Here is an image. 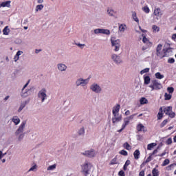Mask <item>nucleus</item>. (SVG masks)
Wrapping results in <instances>:
<instances>
[{"mask_svg":"<svg viewBox=\"0 0 176 176\" xmlns=\"http://www.w3.org/2000/svg\"><path fill=\"white\" fill-rule=\"evenodd\" d=\"M173 54L171 48H164L163 57H170Z\"/></svg>","mask_w":176,"mask_h":176,"instance_id":"nucleus-18","label":"nucleus"},{"mask_svg":"<svg viewBox=\"0 0 176 176\" xmlns=\"http://www.w3.org/2000/svg\"><path fill=\"white\" fill-rule=\"evenodd\" d=\"M30 103V100H26L24 101H22L20 104V106L17 110V112L19 113H20L21 112H22L23 109H24L25 108V107H27V105H28V104Z\"/></svg>","mask_w":176,"mask_h":176,"instance_id":"nucleus-13","label":"nucleus"},{"mask_svg":"<svg viewBox=\"0 0 176 176\" xmlns=\"http://www.w3.org/2000/svg\"><path fill=\"white\" fill-rule=\"evenodd\" d=\"M126 28H127V26H126L125 24H121L119 25L118 30L120 32H124Z\"/></svg>","mask_w":176,"mask_h":176,"instance_id":"nucleus-25","label":"nucleus"},{"mask_svg":"<svg viewBox=\"0 0 176 176\" xmlns=\"http://www.w3.org/2000/svg\"><path fill=\"white\" fill-rule=\"evenodd\" d=\"M27 123L25 121L22 122L18 129L15 131V135H19L23 133H24V129H25V124Z\"/></svg>","mask_w":176,"mask_h":176,"instance_id":"nucleus-12","label":"nucleus"},{"mask_svg":"<svg viewBox=\"0 0 176 176\" xmlns=\"http://www.w3.org/2000/svg\"><path fill=\"white\" fill-rule=\"evenodd\" d=\"M153 14L155 16V19H157V20H159L160 19H162V16H163V12H162V10H160V8H155L154 10Z\"/></svg>","mask_w":176,"mask_h":176,"instance_id":"nucleus-14","label":"nucleus"},{"mask_svg":"<svg viewBox=\"0 0 176 176\" xmlns=\"http://www.w3.org/2000/svg\"><path fill=\"white\" fill-rule=\"evenodd\" d=\"M175 166H176V164H172L170 166H168L167 167L168 171H170V170H173V167H175Z\"/></svg>","mask_w":176,"mask_h":176,"instance_id":"nucleus-45","label":"nucleus"},{"mask_svg":"<svg viewBox=\"0 0 176 176\" xmlns=\"http://www.w3.org/2000/svg\"><path fill=\"white\" fill-rule=\"evenodd\" d=\"M89 78L83 79L82 78H78L76 81V86L77 87H79V86H81L82 87H85V86L87 85V83H89Z\"/></svg>","mask_w":176,"mask_h":176,"instance_id":"nucleus-7","label":"nucleus"},{"mask_svg":"<svg viewBox=\"0 0 176 176\" xmlns=\"http://www.w3.org/2000/svg\"><path fill=\"white\" fill-rule=\"evenodd\" d=\"M140 102L141 105H144V104H148V99H146V98L142 97L140 98Z\"/></svg>","mask_w":176,"mask_h":176,"instance_id":"nucleus-31","label":"nucleus"},{"mask_svg":"<svg viewBox=\"0 0 176 176\" xmlns=\"http://www.w3.org/2000/svg\"><path fill=\"white\" fill-rule=\"evenodd\" d=\"M36 170H38V166L35 164L28 170V173H30V171H36Z\"/></svg>","mask_w":176,"mask_h":176,"instance_id":"nucleus-39","label":"nucleus"},{"mask_svg":"<svg viewBox=\"0 0 176 176\" xmlns=\"http://www.w3.org/2000/svg\"><path fill=\"white\" fill-rule=\"evenodd\" d=\"M111 43L114 52H119L120 50V39H116L115 37H112L111 38Z\"/></svg>","mask_w":176,"mask_h":176,"instance_id":"nucleus-4","label":"nucleus"},{"mask_svg":"<svg viewBox=\"0 0 176 176\" xmlns=\"http://www.w3.org/2000/svg\"><path fill=\"white\" fill-rule=\"evenodd\" d=\"M164 112L166 115L169 116V118H175V113L173 111V107L171 106L164 108Z\"/></svg>","mask_w":176,"mask_h":176,"instance_id":"nucleus-8","label":"nucleus"},{"mask_svg":"<svg viewBox=\"0 0 176 176\" xmlns=\"http://www.w3.org/2000/svg\"><path fill=\"white\" fill-rule=\"evenodd\" d=\"M136 116H137V113H134V114H132V115L128 116L127 118L129 119H130L131 120H133V119H134V117Z\"/></svg>","mask_w":176,"mask_h":176,"instance_id":"nucleus-55","label":"nucleus"},{"mask_svg":"<svg viewBox=\"0 0 176 176\" xmlns=\"http://www.w3.org/2000/svg\"><path fill=\"white\" fill-rule=\"evenodd\" d=\"M76 46L80 47V49H83L86 45L85 44H80V43H76Z\"/></svg>","mask_w":176,"mask_h":176,"instance_id":"nucleus-52","label":"nucleus"},{"mask_svg":"<svg viewBox=\"0 0 176 176\" xmlns=\"http://www.w3.org/2000/svg\"><path fill=\"white\" fill-rule=\"evenodd\" d=\"M43 8H45V6L43 4L37 5L35 8L36 13H38V12H42V10H43Z\"/></svg>","mask_w":176,"mask_h":176,"instance_id":"nucleus-23","label":"nucleus"},{"mask_svg":"<svg viewBox=\"0 0 176 176\" xmlns=\"http://www.w3.org/2000/svg\"><path fill=\"white\" fill-rule=\"evenodd\" d=\"M152 30L153 32H159L160 31V28H159L157 25H153L152 26Z\"/></svg>","mask_w":176,"mask_h":176,"instance_id":"nucleus-34","label":"nucleus"},{"mask_svg":"<svg viewBox=\"0 0 176 176\" xmlns=\"http://www.w3.org/2000/svg\"><path fill=\"white\" fill-rule=\"evenodd\" d=\"M19 60H20V57L17 56L16 55H15L14 56V63H17V61H19Z\"/></svg>","mask_w":176,"mask_h":176,"instance_id":"nucleus-57","label":"nucleus"},{"mask_svg":"<svg viewBox=\"0 0 176 176\" xmlns=\"http://www.w3.org/2000/svg\"><path fill=\"white\" fill-rule=\"evenodd\" d=\"M164 52V48H163V45L162 44H159L156 49V55L160 58H163V53Z\"/></svg>","mask_w":176,"mask_h":176,"instance_id":"nucleus-11","label":"nucleus"},{"mask_svg":"<svg viewBox=\"0 0 176 176\" xmlns=\"http://www.w3.org/2000/svg\"><path fill=\"white\" fill-rule=\"evenodd\" d=\"M151 69H149L148 67H146L144 69H142L141 72H140V75H144V74H148V72H149Z\"/></svg>","mask_w":176,"mask_h":176,"instance_id":"nucleus-41","label":"nucleus"},{"mask_svg":"<svg viewBox=\"0 0 176 176\" xmlns=\"http://www.w3.org/2000/svg\"><path fill=\"white\" fill-rule=\"evenodd\" d=\"M10 33V29H9V26H6L3 30V35H9Z\"/></svg>","mask_w":176,"mask_h":176,"instance_id":"nucleus-28","label":"nucleus"},{"mask_svg":"<svg viewBox=\"0 0 176 176\" xmlns=\"http://www.w3.org/2000/svg\"><path fill=\"white\" fill-rule=\"evenodd\" d=\"M81 172L85 176H98V173L96 170H93V166L90 162H85L81 166Z\"/></svg>","mask_w":176,"mask_h":176,"instance_id":"nucleus-1","label":"nucleus"},{"mask_svg":"<svg viewBox=\"0 0 176 176\" xmlns=\"http://www.w3.org/2000/svg\"><path fill=\"white\" fill-rule=\"evenodd\" d=\"M153 176H159V170L156 168H153L152 170Z\"/></svg>","mask_w":176,"mask_h":176,"instance_id":"nucleus-42","label":"nucleus"},{"mask_svg":"<svg viewBox=\"0 0 176 176\" xmlns=\"http://www.w3.org/2000/svg\"><path fill=\"white\" fill-rule=\"evenodd\" d=\"M167 164H170V160L166 159L164 161L162 166H167Z\"/></svg>","mask_w":176,"mask_h":176,"instance_id":"nucleus-47","label":"nucleus"},{"mask_svg":"<svg viewBox=\"0 0 176 176\" xmlns=\"http://www.w3.org/2000/svg\"><path fill=\"white\" fill-rule=\"evenodd\" d=\"M137 130L138 131H143L144 133L146 131V129H145V126L142 124H139L137 126Z\"/></svg>","mask_w":176,"mask_h":176,"instance_id":"nucleus-24","label":"nucleus"},{"mask_svg":"<svg viewBox=\"0 0 176 176\" xmlns=\"http://www.w3.org/2000/svg\"><path fill=\"white\" fill-rule=\"evenodd\" d=\"M130 163H131L130 160H126L125 162V166H130Z\"/></svg>","mask_w":176,"mask_h":176,"instance_id":"nucleus-62","label":"nucleus"},{"mask_svg":"<svg viewBox=\"0 0 176 176\" xmlns=\"http://www.w3.org/2000/svg\"><path fill=\"white\" fill-rule=\"evenodd\" d=\"M12 1H6L0 3V8H10Z\"/></svg>","mask_w":176,"mask_h":176,"instance_id":"nucleus-20","label":"nucleus"},{"mask_svg":"<svg viewBox=\"0 0 176 176\" xmlns=\"http://www.w3.org/2000/svg\"><path fill=\"white\" fill-rule=\"evenodd\" d=\"M155 78L156 79H163V78H164V76L162 75L160 72H157L155 74Z\"/></svg>","mask_w":176,"mask_h":176,"instance_id":"nucleus-40","label":"nucleus"},{"mask_svg":"<svg viewBox=\"0 0 176 176\" xmlns=\"http://www.w3.org/2000/svg\"><path fill=\"white\" fill-rule=\"evenodd\" d=\"M167 91H168V93H170V94L174 93V87H168L167 88Z\"/></svg>","mask_w":176,"mask_h":176,"instance_id":"nucleus-44","label":"nucleus"},{"mask_svg":"<svg viewBox=\"0 0 176 176\" xmlns=\"http://www.w3.org/2000/svg\"><path fill=\"white\" fill-rule=\"evenodd\" d=\"M56 167H57V165L53 164L47 167V171H53V170H56Z\"/></svg>","mask_w":176,"mask_h":176,"instance_id":"nucleus-36","label":"nucleus"},{"mask_svg":"<svg viewBox=\"0 0 176 176\" xmlns=\"http://www.w3.org/2000/svg\"><path fill=\"white\" fill-rule=\"evenodd\" d=\"M111 60H113V63H115V64L117 65H120V64L123 63V60H122V58H120V56L116 54L111 55Z\"/></svg>","mask_w":176,"mask_h":176,"instance_id":"nucleus-9","label":"nucleus"},{"mask_svg":"<svg viewBox=\"0 0 176 176\" xmlns=\"http://www.w3.org/2000/svg\"><path fill=\"white\" fill-rule=\"evenodd\" d=\"M151 160H152V155H151L146 159V163H149V162H151Z\"/></svg>","mask_w":176,"mask_h":176,"instance_id":"nucleus-58","label":"nucleus"},{"mask_svg":"<svg viewBox=\"0 0 176 176\" xmlns=\"http://www.w3.org/2000/svg\"><path fill=\"white\" fill-rule=\"evenodd\" d=\"M171 94H167V93H165V94H164V98H165V100H171Z\"/></svg>","mask_w":176,"mask_h":176,"instance_id":"nucleus-43","label":"nucleus"},{"mask_svg":"<svg viewBox=\"0 0 176 176\" xmlns=\"http://www.w3.org/2000/svg\"><path fill=\"white\" fill-rule=\"evenodd\" d=\"M163 107H161L160 109V112L157 114V119L158 120H160V119H162V118H163Z\"/></svg>","mask_w":176,"mask_h":176,"instance_id":"nucleus-32","label":"nucleus"},{"mask_svg":"<svg viewBox=\"0 0 176 176\" xmlns=\"http://www.w3.org/2000/svg\"><path fill=\"white\" fill-rule=\"evenodd\" d=\"M118 162V160L116 159V158H113L111 161V162H110V164H117V162Z\"/></svg>","mask_w":176,"mask_h":176,"instance_id":"nucleus-51","label":"nucleus"},{"mask_svg":"<svg viewBox=\"0 0 176 176\" xmlns=\"http://www.w3.org/2000/svg\"><path fill=\"white\" fill-rule=\"evenodd\" d=\"M82 155H84V156H87L88 157H94L96 155H97V153H96L94 150H89L82 153Z\"/></svg>","mask_w":176,"mask_h":176,"instance_id":"nucleus-15","label":"nucleus"},{"mask_svg":"<svg viewBox=\"0 0 176 176\" xmlns=\"http://www.w3.org/2000/svg\"><path fill=\"white\" fill-rule=\"evenodd\" d=\"M85 127H81L78 131V134L79 135H85Z\"/></svg>","mask_w":176,"mask_h":176,"instance_id":"nucleus-33","label":"nucleus"},{"mask_svg":"<svg viewBox=\"0 0 176 176\" xmlns=\"http://www.w3.org/2000/svg\"><path fill=\"white\" fill-rule=\"evenodd\" d=\"M132 19L135 21L136 23H140V19L137 16V12H132Z\"/></svg>","mask_w":176,"mask_h":176,"instance_id":"nucleus-26","label":"nucleus"},{"mask_svg":"<svg viewBox=\"0 0 176 176\" xmlns=\"http://www.w3.org/2000/svg\"><path fill=\"white\" fill-rule=\"evenodd\" d=\"M37 97L41 102H45L49 96H47V89L46 88L41 89L37 94Z\"/></svg>","mask_w":176,"mask_h":176,"instance_id":"nucleus-3","label":"nucleus"},{"mask_svg":"<svg viewBox=\"0 0 176 176\" xmlns=\"http://www.w3.org/2000/svg\"><path fill=\"white\" fill-rule=\"evenodd\" d=\"M23 53H24L23 51L19 50L15 56H17L18 57H20V56H21V54H23Z\"/></svg>","mask_w":176,"mask_h":176,"instance_id":"nucleus-56","label":"nucleus"},{"mask_svg":"<svg viewBox=\"0 0 176 176\" xmlns=\"http://www.w3.org/2000/svg\"><path fill=\"white\" fill-rule=\"evenodd\" d=\"M140 155H141L140 150H135L133 153L134 159L138 160L140 159Z\"/></svg>","mask_w":176,"mask_h":176,"instance_id":"nucleus-27","label":"nucleus"},{"mask_svg":"<svg viewBox=\"0 0 176 176\" xmlns=\"http://www.w3.org/2000/svg\"><path fill=\"white\" fill-rule=\"evenodd\" d=\"M118 175H119L120 176H124V175H125L124 171L120 170V171L119 172Z\"/></svg>","mask_w":176,"mask_h":176,"instance_id":"nucleus-59","label":"nucleus"},{"mask_svg":"<svg viewBox=\"0 0 176 176\" xmlns=\"http://www.w3.org/2000/svg\"><path fill=\"white\" fill-rule=\"evenodd\" d=\"M90 90L96 94H100L101 91H102V88L100 86V85L94 82L90 86Z\"/></svg>","mask_w":176,"mask_h":176,"instance_id":"nucleus-6","label":"nucleus"},{"mask_svg":"<svg viewBox=\"0 0 176 176\" xmlns=\"http://www.w3.org/2000/svg\"><path fill=\"white\" fill-rule=\"evenodd\" d=\"M123 147L126 149L127 151H130L131 149V146H130V144H129L128 142H125L123 144Z\"/></svg>","mask_w":176,"mask_h":176,"instance_id":"nucleus-37","label":"nucleus"},{"mask_svg":"<svg viewBox=\"0 0 176 176\" xmlns=\"http://www.w3.org/2000/svg\"><path fill=\"white\" fill-rule=\"evenodd\" d=\"M31 93H32L31 89H22L21 96L23 97V98H26V97H28V96H31Z\"/></svg>","mask_w":176,"mask_h":176,"instance_id":"nucleus-16","label":"nucleus"},{"mask_svg":"<svg viewBox=\"0 0 176 176\" xmlns=\"http://www.w3.org/2000/svg\"><path fill=\"white\" fill-rule=\"evenodd\" d=\"M150 89H151V91L153 90H160V89L163 88V86L157 80H153L151 81V84L148 86Z\"/></svg>","mask_w":176,"mask_h":176,"instance_id":"nucleus-5","label":"nucleus"},{"mask_svg":"<svg viewBox=\"0 0 176 176\" xmlns=\"http://www.w3.org/2000/svg\"><path fill=\"white\" fill-rule=\"evenodd\" d=\"M168 63L169 64H174V63H175V60H174V58H169L168 60Z\"/></svg>","mask_w":176,"mask_h":176,"instance_id":"nucleus-54","label":"nucleus"},{"mask_svg":"<svg viewBox=\"0 0 176 176\" xmlns=\"http://www.w3.org/2000/svg\"><path fill=\"white\" fill-rule=\"evenodd\" d=\"M94 32L96 34H101V29L100 28L95 29L94 30Z\"/></svg>","mask_w":176,"mask_h":176,"instance_id":"nucleus-48","label":"nucleus"},{"mask_svg":"<svg viewBox=\"0 0 176 176\" xmlns=\"http://www.w3.org/2000/svg\"><path fill=\"white\" fill-rule=\"evenodd\" d=\"M23 138H24V133H20L18 137L19 141H21V140H23Z\"/></svg>","mask_w":176,"mask_h":176,"instance_id":"nucleus-53","label":"nucleus"},{"mask_svg":"<svg viewBox=\"0 0 176 176\" xmlns=\"http://www.w3.org/2000/svg\"><path fill=\"white\" fill-rule=\"evenodd\" d=\"M156 153H157V149L154 150L153 152L150 155L151 156H153V155H156Z\"/></svg>","mask_w":176,"mask_h":176,"instance_id":"nucleus-61","label":"nucleus"},{"mask_svg":"<svg viewBox=\"0 0 176 176\" xmlns=\"http://www.w3.org/2000/svg\"><path fill=\"white\" fill-rule=\"evenodd\" d=\"M168 120H164L160 124V127H163L164 126H166V124H167L168 123Z\"/></svg>","mask_w":176,"mask_h":176,"instance_id":"nucleus-50","label":"nucleus"},{"mask_svg":"<svg viewBox=\"0 0 176 176\" xmlns=\"http://www.w3.org/2000/svg\"><path fill=\"white\" fill-rule=\"evenodd\" d=\"M115 13H116V12H115L113 9L109 8H107V14H108V16H109V17H115Z\"/></svg>","mask_w":176,"mask_h":176,"instance_id":"nucleus-21","label":"nucleus"},{"mask_svg":"<svg viewBox=\"0 0 176 176\" xmlns=\"http://www.w3.org/2000/svg\"><path fill=\"white\" fill-rule=\"evenodd\" d=\"M156 145H157L156 143L148 144V146H147L148 151H151V149H153V147L156 146Z\"/></svg>","mask_w":176,"mask_h":176,"instance_id":"nucleus-35","label":"nucleus"},{"mask_svg":"<svg viewBox=\"0 0 176 176\" xmlns=\"http://www.w3.org/2000/svg\"><path fill=\"white\" fill-rule=\"evenodd\" d=\"M100 34H104V35H111V31L108 29H101Z\"/></svg>","mask_w":176,"mask_h":176,"instance_id":"nucleus-30","label":"nucleus"},{"mask_svg":"<svg viewBox=\"0 0 176 176\" xmlns=\"http://www.w3.org/2000/svg\"><path fill=\"white\" fill-rule=\"evenodd\" d=\"M56 69L59 72H67L68 69V66L63 63H59L56 65Z\"/></svg>","mask_w":176,"mask_h":176,"instance_id":"nucleus-10","label":"nucleus"},{"mask_svg":"<svg viewBox=\"0 0 176 176\" xmlns=\"http://www.w3.org/2000/svg\"><path fill=\"white\" fill-rule=\"evenodd\" d=\"M12 122L15 124V126H17L20 124V118L19 116H14L11 119Z\"/></svg>","mask_w":176,"mask_h":176,"instance_id":"nucleus-22","label":"nucleus"},{"mask_svg":"<svg viewBox=\"0 0 176 176\" xmlns=\"http://www.w3.org/2000/svg\"><path fill=\"white\" fill-rule=\"evenodd\" d=\"M142 10H143L144 13H149V12H151V10L149 9V7H148V6L142 7Z\"/></svg>","mask_w":176,"mask_h":176,"instance_id":"nucleus-38","label":"nucleus"},{"mask_svg":"<svg viewBox=\"0 0 176 176\" xmlns=\"http://www.w3.org/2000/svg\"><path fill=\"white\" fill-rule=\"evenodd\" d=\"M130 119L129 118V117L124 118V123L122 125V128L121 129L118 131V133H122V131H123V130H124V129H126V126L129 125V124L130 123Z\"/></svg>","mask_w":176,"mask_h":176,"instance_id":"nucleus-17","label":"nucleus"},{"mask_svg":"<svg viewBox=\"0 0 176 176\" xmlns=\"http://www.w3.org/2000/svg\"><path fill=\"white\" fill-rule=\"evenodd\" d=\"M172 143H173V139H171V138H168V140H166L167 145H171Z\"/></svg>","mask_w":176,"mask_h":176,"instance_id":"nucleus-49","label":"nucleus"},{"mask_svg":"<svg viewBox=\"0 0 176 176\" xmlns=\"http://www.w3.org/2000/svg\"><path fill=\"white\" fill-rule=\"evenodd\" d=\"M172 39H173V41L176 42V34H174L172 35Z\"/></svg>","mask_w":176,"mask_h":176,"instance_id":"nucleus-60","label":"nucleus"},{"mask_svg":"<svg viewBox=\"0 0 176 176\" xmlns=\"http://www.w3.org/2000/svg\"><path fill=\"white\" fill-rule=\"evenodd\" d=\"M120 155H122L123 156H127L128 153L127 151L125 150H122L121 151L119 152Z\"/></svg>","mask_w":176,"mask_h":176,"instance_id":"nucleus-46","label":"nucleus"},{"mask_svg":"<svg viewBox=\"0 0 176 176\" xmlns=\"http://www.w3.org/2000/svg\"><path fill=\"white\" fill-rule=\"evenodd\" d=\"M140 176H144L145 175V172H144V170H142L140 173Z\"/></svg>","mask_w":176,"mask_h":176,"instance_id":"nucleus-63","label":"nucleus"},{"mask_svg":"<svg viewBox=\"0 0 176 176\" xmlns=\"http://www.w3.org/2000/svg\"><path fill=\"white\" fill-rule=\"evenodd\" d=\"M144 85H149L151 83V77L149 76H146L144 77Z\"/></svg>","mask_w":176,"mask_h":176,"instance_id":"nucleus-29","label":"nucleus"},{"mask_svg":"<svg viewBox=\"0 0 176 176\" xmlns=\"http://www.w3.org/2000/svg\"><path fill=\"white\" fill-rule=\"evenodd\" d=\"M125 116H129L130 115V111L129 110H127L125 113H124Z\"/></svg>","mask_w":176,"mask_h":176,"instance_id":"nucleus-64","label":"nucleus"},{"mask_svg":"<svg viewBox=\"0 0 176 176\" xmlns=\"http://www.w3.org/2000/svg\"><path fill=\"white\" fill-rule=\"evenodd\" d=\"M142 42L144 43L146 45H147L148 47H151V46H152V43H151V41H149V39L146 38V36L145 35V34H142Z\"/></svg>","mask_w":176,"mask_h":176,"instance_id":"nucleus-19","label":"nucleus"},{"mask_svg":"<svg viewBox=\"0 0 176 176\" xmlns=\"http://www.w3.org/2000/svg\"><path fill=\"white\" fill-rule=\"evenodd\" d=\"M119 111H120V104H116L112 109V123L114 125L118 124L119 122H122V114L119 113Z\"/></svg>","mask_w":176,"mask_h":176,"instance_id":"nucleus-2","label":"nucleus"}]
</instances>
